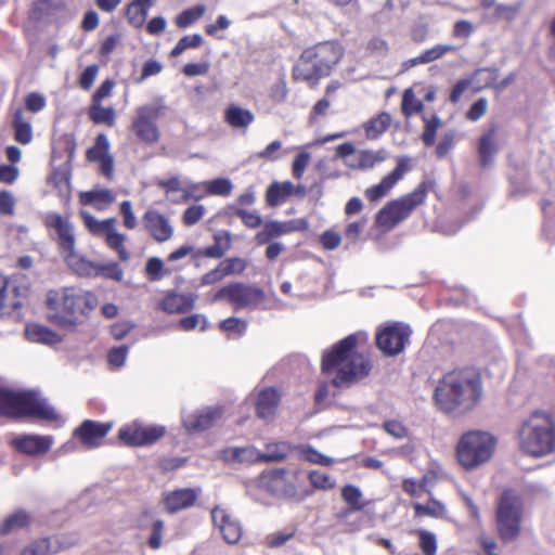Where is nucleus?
<instances>
[{
  "label": "nucleus",
  "instance_id": "1",
  "mask_svg": "<svg viewBox=\"0 0 555 555\" xmlns=\"http://www.w3.org/2000/svg\"><path fill=\"white\" fill-rule=\"evenodd\" d=\"M482 396L480 371L473 366H463L447 372L438 380L433 400L444 413H467L480 403Z\"/></svg>",
  "mask_w": 555,
  "mask_h": 555
},
{
  "label": "nucleus",
  "instance_id": "2",
  "mask_svg": "<svg viewBox=\"0 0 555 555\" xmlns=\"http://www.w3.org/2000/svg\"><path fill=\"white\" fill-rule=\"evenodd\" d=\"M359 334L353 333L338 340L322 353L321 372L334 375L333 386H350L366 378L373 369L369 354L357 352Z\"/></svg>",
  "mask_w": 555,
  "mask_h": 555
},
{
  "label": "nucleus",
  "instance_id": "3",
  "mask_svg": "<svg viewBox=\"0 0 555 555\" xmlns=\"http://www.w3.org/2000/svg\"><path fill=\"white\" fill-rule=\"evenodd\" d=\"M48 319L54 325L74 331L83 324L99 306L98 295L77 286L52 289L47 294Z\"/></svg>",
  "mask_w": 555,
  "mask_h": 555
},
{
  "label": "nucleus",
  "instance_id": "4",
  "mask_svg": "<svg viewBox=\"0 0 555 555\" xmlns=\"http://www.w3.org/2000/svg\"><path fill=\"white\" fill-rule=\"evenodd\" d=\"M345 48L338 40H324L305 48L292 68L294 81L317 87L321 79L330 77L341 63Z\"/></svg>",
  "mask_w": 555,
  "mask_h": 555
},
{
  "label": "nucleus",
  "instance_id": "5",
  "mask_svg": "<svg viewBox=\"0 0 555 555\" xmlns=\"http://www.w3.org/2000/svg\"><path fill=\"white\" fill-rule=\"evenodd\" d=\"M526 518L525 499L515 488L506 487L495 499L494 526L502 543L516 541L521 532Z\"/></svg>",
  "mask_w": 555,
  "mask_h": 555
},
{
  "label": "nucleus",
  "instance_id": "6",
  "mask_svg": "<svg viewBox=\"0 0 555 555\" xmlns=\"http://www.w3.org/2000/svg\"><path fill=\"white\" fill-rule=\"evenodd\" d=\"M519 446L526 453L541 457L555 450V423L553 416L546 412L534 411L521 425Z\"/></svg>",
  "mask_w": 555,
  "mask_h": 555
},
{
  "label": "nucleus",
  "instance_id": "7",
  "mask_svg": "<svg viewBox=\"0 0 555 555\" xmlns=\"http://www.w3.org/2000/svg\"><path fill=\"white\" fill-rule=\"evenodd\" d=\"M42 222L46 229L55 231L59 249L69 268L81 278H94L98 262L75 253L74 228L68 219L57 212H49Z\"/></svg>",
  "mask_w": 555,
  "mask_h": 555
},
{
  "label": "nucleus",
  "instance_id": "8",
  "mask_svg": "<svg viewBox=\"0 0 555 555\" xmlns=\"http://www.w3.org/2000/svg\"><path fill=\"white\" fill-rule=\"evenodd\" d=\"M0 415L13 418L57 421L59 414L34 391H13L0 384Z\"/></svg>",
  "mask_w": 555,
  "mask_h": 555
},
{
  "label": "nucleus",
  "instance_id": "9",
  "mask_svg": "<svg viewBox=\"0 0 555 555\" xmlns=\"http://www.w3.org/2000/svg\"><path fill=\"white\" fill-rule=\"evenodd\" d=\"M428 191L429 182L422 181L412 192L388 202L375 216L376 227L384 231L392 230L425 203Z\"/></svg>",
  "mask_w": 555,
  "mask_h": 555
},
{
  "label": "nucleus",
  "instance_id": "10",
  "mask_svg": "<svg viewBox=\"0 0 555 555\" xmlns=\"http://www.w3.org/2000/svg\"><path fill=\"white\" fill-rule=\"evenodd\" d=\"M496 448V439L482 430L464 433L456 444V459L462 467L470 470L488 462Z\"/></svg>",
  "mask_w": 555,
  "mask_h": 555
},
{
  "label": "nucleus",
  "instance_id": "11",
  "mask_svg": "<svg viewBox=\"0 0 555 555\" xmlns=\"http://www.w3.org/2000/svg\"><path fill=\"white\" fill-rule=\"evenodd\" d=\"M167 107L162 99L135 108L130 129L137 139L145 145H154L160 140V130L156 121L166 114Z\"/></svg>",
  "mask_w": 555,
  "mask_h": 555
},
{
  "label": "nucleus",
  "instance_id": "12",
  "mask_svg": "<svg viewBox=\"0 0 555 555\" xmlns=\"http://www.w3.org/2000/svg\"><path fill=\"white\" fill-rule=\"evenodd\" d=\"M266 298L264 292L254 285L242 282H232L218 292L211 298L214 302L227 300L234 310L256 307Z\"/></svg>",
  "mask_w": 555,
  "mask_h": 555
},
{
  "label": "nucleus",
  "instance_id": "13",
  "mask_svg": "<svg viewBox=\"0 0 555 555\" xmlns=\"http://www.w3.org/2000/svg\"><path fill=\"white\" fill-rule=\"evenodd\" d=\"M411 334L409 325L400 322L387 323L377 328L375 344L384 356L395 357L405 349Z\"/></svg>",
  "mask_w": 555,
  "mask_h": 555
},
{
  "label": "nucleus",
  "instance_id": "14",
  "mask_svg": "<svg viewBox=\"0 0 555 555\" xmlns=\"http://www.w3.org/2000/svg\"><path fill=\"white\" fill-rule=\"evenodd\" d=\"M295 479L286 468H273L259 475L258 486L275 496L301 500L304 495H298Z\"/></svg>",
  "mask_w": 555,
  "mask_h": 555
},
{
  "label": "nucleus",
  "instance_id": "15",
  "mask_svg": "<svg viewBox=\"0 0 555 555\" xmlns=\"http://www.w3.org/2000/svg\"><path fill=\"white\" fill-rule=\"evenodd\" d=\"M166 434L160 425H142L138 422L126 424L118 430V440L127 447L150 446L158 441Z\"/></svg>",
  "mask_w": 555,
  "mask_h": 555
},
{
  "label": "nucleus",
  "instance_id": "16",
  "mask_svg": "<svg viewBox=\"0 0 555 555\" xmlns=\"http://www.w3.org/2000/svg\"><path fill=\"white\" fill-rule=\"evenodd\" d=\"M231 235L223 231L214 234V244L204 248L194 249L191 245H182L168 255L169 261H176L189 255L193 260L201 258L220 259L231 248Z\"/></svg>",
  "mask_w": 555,
  "mask_h": 555
},
{
  "label": "nucleus",
  "instance_id": "17",
  "mask_svg": "<svg viewBox=\"0 0 555 555\" xmlns=\"http://www.w3.org/2000/svg\"><path fill=\"white\" fill-rule=\"evenodd\" d=\"M412 170V159L409 156L402 155L397 157L396 167L383 179L379 183L371 185L365 189L364 196L371 203H376L383 197L387 196L395 185L404 177L405 173Z\"/></svg>",
  "mask_w": 555,
  "mask_h": 555
},
{
  "label": "nucleus",
  "instance_id": "18",
  "mask_svg": "<svg viewBox=\"0 0 555 555\" xmlns=\"http://www.w3.org/2000/svg\"><path fill=\"white\" fill-rule=\"evenodd\" d=\"M112 428V422L101 423L92 420H85L75 429L74 436L86 449H95L102 444L103 439Z\"/></svg>",
  "mask_w": 555,
  "mask_h": 555
},
{
  "label": "nucleus",
  "instance_id": "19",
  "mask_svg": "<svg viewBox=\"0 0 555 555\" xmlns=\"http://www.w3.org/2000/svg\"><path fill=\"white\" fill-rule=\"evenodd\" d=\"M142 224L147 234L156 243L169 241L175 233L170 220L156 209H147L142 216Z\"/></svg>",
  "mask_w": 555,
  "mask_h": 555
},
{
  "label": "nucleus",
  "instance_id": "20",
  "mask_svg": "<svg viewBox=\"0 0 555 555\" xmlns=\"http://www.w3.org/2000/svg\"><path fill=\"white\" fill-rule=\"evenodd\" d=\"M76 541L65 535L39 538L25 546L20 555H52L75 545Z\"/></svg>",
  "mask_w": 555,
  "mask_h": 555
},
{
  "label": "nucleus",
  "instance_id": "21",
  "mask_svg": "<svg viewBox=\"0 0 555 555\" xmlns=\"http://www.w3.org/2000/svg\"><path fill=\"white\" fill-rule=\"evenodd\" d=\"M11 444L20 453L36 456L50 451L53 438L51 436L22 435L14 438Z\"/></svg>",
  "mask_w": 555,
  "mask_h": 555
},
{
  "label": "nucleus",
  "instance_id": "22",
  "mask_svg": "<svg viewBox=\"0 0 555 555\" xmlns=\"http://www.w3.org/2000/svg\"><path fill=\"white\" fill-rule=\"evenodd\" d=\"M211 518L227 543L235 544L241 540L243 534L242 526L224 508L215 507L211 511Z\"/></svg>",
  "mask_w": 555,
  "mask_h": 555
},
{
  "label": "nucleus",
  "instance_id": "23",
  "mask_svg": "<svg viewBox=\"0 0 555 555\" xmlns=\"http://www.w3.org/2000/svg\"><path fill=\"white\" fill-rule=\"evenodd\" d=\"M199 495V490L194 488H180L166 493L163 503L169 514L178 513L192 507Z\"/></svg>",
  "mask_w": 555,
  "mask_h": 555
},
{
  "label": "nucleus",
  "instance_id": "24",
  "mask_svg": "<svg viewBox=\"0 0 555 555\" xmlns=\"http://www.w3.org/2000/svg\"><path fill=\"white\" fill-rule=\"evenodd\" d=\"M223 414L222 408H206L190 414L183 422L188 433H199L209 429L215 423L221 418Z\"/></svg>",
  "mask_w": 555,
  "mask_h": 555
},
{
  "label": "nucleus",
  "instance_id": "25",
  "mask_svg": "<svg viewBox=\"0 0 555 555\" xmlns=\"http://www.w3.org/2000/svg\"><path fill=\"white\" fill-rule=\"evenodd\" d=\"M347 508L337 514L338 520H346L352 513L363 511L371 502L363 499L361 490L353 485H346L340 491Z\"/></svg>",
  "mask_w": 555,
  "mask_h": 555
},
{
  "label": "nucleus",
  "instance_id": "26",
  "mask_svg": "<svg viewBox=\"0 0 555 555\" xmlns=\"http://www.w3.org/2000/svg\"><path fill=\"white\" fill-rule=\"evenodd\" d=\"M281 395L274 387L261 389L256 399V414L259 418L268 420L272 417L280 404Z\"/></svg>",
  "mask_w": 555,
  "mask_h": 555
},
{
  "label": "nucleus",
  "instance_id": "27",
  "mask_svg": "<svg viewBox=\"0 0 555 555\" xmlns=\"http://www.w3.org/2000/svg\"><path fill=\"white\" fill-rule=\"evenodd\" d=\"M195 301L196 296L194 294L169 292L159 302V307L169 314L184 313L194 308Z\"/></svg>",
  "mask_w": 555,
  "mask_h": 555
},
{
  "label": "nucleus",
  "instance_id": "28",
  "mask_svg": "<svg viewBox=\"0 0 555 555\" xmlns=\"http://www.w3.org/2000/svg\"><path fill=\"white\" fill-rule=\"evenodd\" d=\"M391 125V116L387 112H380L363 124L366 139L376 140L385 133Z\"/></svg>",
  "mask_w": 555,
  "mask_h": 555
},
{
  "label": "nucleus",
  "instance_id": "29",
  "mask_svg": "<svg viewBox=\"0 0 555 555\" xmlns=\"http://www.w3.org/2000/svg\"><path fill=\"white\" fill-rule=\"evenodd\" d=\"M25 333L27 338L34 343L56 345L62 341L60 334L41 324H28Z\"/></svg>",
  "mask_w": 555,
  "mask_h": 555
},
{
  "label": "nucleus",
  "instance_id": "30",
  "mask_svg": "<svg viewBox=\"0 0 555 555\" xmlns=\"http://www.w3.org/2000/svg\"><path fill=\"white\" fill-rule=\"evenodd\" d=\"M415 517H431L436 519H447L448 509L446 505L435 498H430L426 503H413Z\"/></svg>",
  "mask_w": 555,
  "mask_h": 555
},
{
  "label": "nucleus",
  "instance_id": "31",
  "mask_svg": "<svg viewBox=\"0 0 555 555\" xmlns=\"http://www.w3.org/2000/svg\"><path fill=\"white\" fill-rule=\"evenodd\" d=\"M31 520L30 514L25 509H16L7 516L0 525V535H7L16 529L27 528Z\"/></svg>",
  "mask_w": 555,
  "mask_h": 555
},
{
  "label": "nucleus",
  "instance_id": "32",
  "mask_svg": "<svg viewBox=\"0 0 555 555\" xmlns=\"http://www.w3.org/2000/svg\"><path fill=\"white\" fill-rule=\"evenodd\" d=\"M293 230L294 228L287 222L270 221L267 222L263 225V229L256 234L255 240L258 245H264L272 238L289 233Z\"/></svg>",
  "mask_w": 555,
  "mask_h": 555
},
{
  "label": "nucleus",
  "instance_id": "33",
  "mask_svg": "<svg viewBox=\"0 0 555 555\" xmlns=\"http://www.w3.org/2000/svg\"><path fill=\"white\" fill-rule=\"evenodd\" d=\"M114 201L115 195L108 189L88 191L80 194V203L82 205H91L99 210L106 208Z\"/></svg>",
  "mask_w": 555,
  "mask_h": 555
},
{
  "label": "nucleus",
  "instance_id": "34",
  "mask_svg": "<svg viewBox=\"0 0 555 555\" xmlns=\"http://www.w3.org/2000/svg\"><path fill=\"white\" fill-rule=\"evenodd\" d=\"M388 157L385 149L379 150H360L357 153V168L361 170L373 169L384 163Z\"/></svg>",
  "mask_w": 555,
  "mask_h": 555
},
{
  "label": "nucleus",
  "instance_id": "35",
  "mask_svg": "<svg viewBox=\"0 0 555 555\" xmlns=\"http://www.w3.org/2000/svg\"><path fill=\"white\" fill-rule=\"evenodd\" d=\"M256 450L253 447H228L220 451L221 459L227 463H244L257 461Z\"/></svg>",
  "mask_w": 555,
  "mask_h": 555
},
{
  "label": "nucleus",
  "instance_id": "36",
  "mask_svg": "<svg viewBox=\"0 0 555 555\" xmlns=\"http://www.w3.org/2000/svg\"><path fill=\"white\" fill-rule=\"evenodd\" d=\"M294 191V184L291 181L273 182L266 192V202L269 206H278L283 203Z\"/></svg>",
  "mask_w": 555,
  "mask_h": 555
},
{
  "label": "nucleus",
  "instance_id": "37",
  "mask_svg": "<svg viewBox=\"0 0 555 555\" xmlns=\"http://www.w3.org/2000/svg\"><path fill=\"white\" fill-rule=\"evenodd\" d=\"M496 133L495 127L491 128L488 132L483 133L479 139L478 154L481 167L486 168L490 165L493 154L496 152L494 137Z\"/></svg>",
  "mask_w": 555,
  "mask_h": 555
},
{
  "label": "nucleus",
  "instance_id": "38",
  "mask_svg": "<svg viewBox=\"0 0 555 555\" xmlns=\"http://www.w3.org/2000/svg\"><path fill=\"white\" fill-rule=\"evenodd\" d=\"M151 5L141 2V0H132L126 7V18L134 28H141L146 21V16Z\"/></svg>",
  "mask_w": 555,
  "mask_h": 555
},
{
  "label": "nucleus",
  "instance_id": "39",
  "mask_svg": "<svg viewBox=\"0 0 555 555\" xmlns=\"http://www.w3.org/2000/svg\"><path fill=\"white\" fill-rule=\"evenodd\" d=\"M14 129V140L21 144H28L33 140V129L28 121L24 118L22 108L15 111L12 121Z\"/></svg>",
  "mask_w": 555,
  "mask_h": 555
},
{
  "label": "nucleus",
  "instance_id": "40",
  "mask_svg": "<svg viewBox=\"0 0 555 555\" xmlns=\"http://www.w3.org/2000/svg\"><path fill=\"white\" fill-rule=\"evenodd\" d=\"M224 120L233 128H245L254 121V114L237 105H230L225 109Z\"/></svg>",
  "mask_w": 555,
  "mask_h": 555
},
{
  "label": "nucleus",
  "instance_id": "41",
  "mask_svg": "<svg viewBox=\"0 0 555 555\" xmlns=\"http://www.w3.org/2000/svg\"><path fill=\"white\" fill-rule=\"evenodd\" d=\"M89 119L94 124H103L108 127L114 126L116 112L112 106L104 107L102 103L91 102L88 109Z\"/></svg>",
  "mask_w": 555,
  "mask_h": 555
},
{
  "label": "nucleus",
  "instance_id": "42",
  "mask_svg": "<svg viewBox=\"0 0 555 555\" xmlns=\"http://www.w3.org/2000/svg\"><path fill=\"white\" fill-rule=\"evenodd\" d=\"M106 246L114 250L120 261H128L130 253L125 246L126 235L116 231L115 225L104 236Z\"/></svg>",
  "mask_w": 555,
  "mask_h": 555
},
{
  "label": "nucleus",
  "instance_id": "43",
  "mask_svg": "<svg viewBox=\"0 0 555 555\" xmlns=\"http://www.w3.org/2000/svg\"><path fill=\"white\" fill-rule=\"evenodd\" d=\"M264 453H258L256 460L259 462H281L284 461L289 453V446L286 442H275L267 444Z\"/></svg>",
  "mask_w": 555,
  "mask_h": 555
},
{
  "label": "nucleus",
  "instance_id": "44",
  "mask_svg": "<svg viewBox=\"0 0 555 555\" xmlns=\"http://www.w3.org/2000/svg\"><path fill=\"white\" fill-rule=\"evenodd\" d=\"M81 217L83 219L85 225L89 230L90 233L98 236H105L106 233L115 225L116 221L114 218H108L105 220H96L93 216L88 212L82 211Z\"/></svg>",
  "mask_w": 555,
  "mask_h": 555
},
{
  "label": "nucleus",
  "instance_id": "45",
  "mask_svg": "<svg viewBox=\"0 0 555 555\" xmlns=\"http://www.w3.org/2000/svg\"><path fill=\"white\" fill-rule=\"evenodd\" d=\"M422 120L424 122V130L421 135V140L425 146H433L435 144L437 131L442 126V121L436 114H433L430 117L422 116Z\"/></svg>",
  "mask_w": 555,
  "mask_h": 555
},
{
  "label": "nucleus",
  "instance_id": "46",
  "mask_svg": "<svg viewBox=\"0 0 555 555\" xmlns=\"http://www.w3.org/2000/svg\"><path fill=\"white\" fill-rule=\"evenodd\" d=\"M109 155V142L104 133L96 135L94 144L86 151V159L95 163Z\"/></svg>",
  "mask_w": 555,
  "mask_h": 555
},
{
  "label": "nucleus",
  "instance_id": "47",
  "mask_svg": "<svg viewBox=\"0 0 555 555\" xmlns=\"http://www.w3.org/2000/svg\"><path fill=\"white\" fill-rule=\"evenodd\" d=\"M94 278L121 282L124 279V270L116 261L98 262L96 275H94Z\"/></svg>",
  "mask_w": 555,
  "mask_h": 555
},
{
  "label": "nucleus",
  "instance_id": "48",
  "mask_svg": "<svg viewBox=\"0 0 555 555\" xmlns=\"http://www.w3.org/2000/svg\"><path fill=\"white\" fill-rule=\"evenodd\" d=\"M205 11L206 8L203 4H198L182 11L177 15L175 21L177 27L186 28L191 26L205 14Z\"/></svg>",
  "mask_w": 555,
  "mask_h": 555
},
{
  "label": "nucleus",
  "instance_id": "49",
  "mask_svg": "<svg viewBox=\"0 0 555 555\" xmlns=\"http://www.w3.org/2000/svg\"><path fill=\"white\" fill-rule=\"evenodd\" d=\"M424 104L422 101L416 99L415 94L411 89L404 90L402 94L401 111L405 118L411 117L414 114L422 113Z\"/></svg>",
  "mask_w": 555,
  "mask_h": 555
},
{
  "label": "nucleus",
  "instance_id": "50",
  "mask_svg": "<svg viewBox=\"0 0 555 555\" xmlns=\"http://www.w3.org/2000/svg\"><path fill=\"white\" fill-rule=\"evenodd\" d=\"M203 37L199 34L183 36L170 51V56L177 57L186 49H196L203 44Z\"/></svg>",
  "mask_w": 555,
  "mask_h": 555
},
{
  "label": "nucleus",
  "instance_id": "51",
  "mask_svg": "<svg viewBox=\"0 0 555 555\" xmlns=\"http://www.w3.org/2000/svg\"><path fill=\"white\" fill-rule=\"evenodd\" d=\"M150 531L151 533L146 540L147 546L151 550L160 548L163 545V537L165 532V521L159 518L152 519Z\"/></svg>",
  "mask_w": 555,
  "mask_h": 555
},
{
  "label": "nucleus",
  "instance_id": "52",
  "mask_svg": "<svg viewBox=\"0 0 555 555\" xmlns=\"http://www.w3.org/2000/svg\"><path fill=\"white\" fill-rule=\"evenodd\" d=\"M418 537V547L424 555H436L438 545L435 533L420 529L416 531Z\"/></svg>",
  "mask_w": 555,
  "mask_h": 555
},
{
  "label": "nucleus",
  "instance_id": "53",
  "mask_svg": "<svg viewBox=\"0 0 555 555\" xmlns=\"http://www.w3.org/2000/svg\"><path fill=\"white\" fill-rule=\"evenodd\" d=\"M204 188L207 194L228 196L232 191V183L229 179L218 178L205 182Z\"/></svg>",
  "mask_w": 555,
  "mask_h": 555
},
{
  "label": "nucleus",
  "instance_id": "54",
  "mask_svg": "<svg viewBox=\"0 0 555 555\" xmlns=\"http://www.w3.org/2000/svg\"><path fill=\"white\" fill-rule=\"evenodd\" d=\"M145 275L152 282L159 281L166 274L164 262L158 257H151L145 264Z\"/></svg>",
  "mask_w": 555,
  "mask_h": 555
},
{
  "label": "nucleus",
  "instance_id": "55",
  "mask_svg": "<svg viewBox=\"0 0 555 555\" xmlns=\"http://www.w3.org/2000/svg\"><path fill=\"white\" fill-rule=\"evenodd\" d=\"M225 276L241 274L247 268V261L240 257H230L220 261Z\"/></svg>",
  "mask_w": 555,
  "mask_h": 555
},
{
  "label": "nucleus",
  "instance_id": "56",
  "mask_svg": "<svg viewBox=\"0 0 555 555\" xmlns=\"http://www.w3.org/2000/svg\"><path fill=\"white\" fill-rule=\"evenodd\" d=\"M309 481L315 489L331 490L335 487V481L332 477L320 470H311L309 473Z\"/></svg>",
  "mask_w": 555,
  "mask_h": 555
},
{
  "label": "nucleus",
  "instance_id": "57",
  "mask_svg": "<svg viewBox=\"0 0 555 555\" xmlns=\"http://www.w3.org/2000/svg\"><path fill=\"white\" fill-rule=\"evenodd\" d=\"M455 48L453 46L448 44H437L430 49H427L421 53V61H423L424 64L434 62L438 59H441L447 53L454 51Z\"/></svg>",
  "mask_w": 555,
  "mask_h": 555
},
{
  "label": "nucleus",
  "instance_id": "58",
  "mask_svg": "<svg viewBox=\"0 0 555 555\" xmlns=\"http://www.w3.org/2000/svg\"><path fill=\"white\" fill-rule=\"evenodd\" d=\"M206 209L203 205H192L188 207L182 215V223L185 227L196 224L204 216Z\"/></svg>",
  "mask_w": 555,
  "mask_h": 555
},
{
  "label": "nucleus",
  "instance_id": "59",
  "mask_svg": "<svg viewBox=\"0 0 555 555\" xmlns=\"http://www.w3.org/2000/svg\"><path fill=\"white\" fill-rule=\"evenodd\" d=\"M119 212L122 217V224L126 229L133 230L137 228L138 221L130 201H124L120 203Z\"/></svg>",
  "mask_w": 555,
  "mask_h": 555
},
{
  "label": "nucleus",
  "instance_id": "60",
  "mask_svg": "<svg viewBox=\"0 0 555 555\" xmlns=\"http://www.w3.org/2000/svg\"><path fill=\"white\" fill-rule=\"evenodd\" d=\"M220 330L227 333H235L236 335L241 336L245 333L247 324L245 321L230 317L220 323Z\"/></svg>",
  "mask_w": 555,
  "mask_h": 555
},
{
  "label": "nucleus",
  "instance_id": "61",
  "mask_svg": "<svg viewBox=\"0 0 555 555\" xmlns=\"http://www.w3.org/2000/svg\"><path fill=\"white\" fill-rule=\"evenodd\" d=\"M365 50L370 55L385 56L389 51V46L385 39L374 37L367 42Z\"/></svg>",
  "mask_w": 555,
  "mask_h": 555
},
{
  "label": "nucleus",
  "instance_id": "62",
  "mask_svg": "<svg viewBox=\"0 0 555 555\" xmlns=\"http://www.w3.org/2000/svg\"><path fill=\"white\" fill-rule=\"evenodd\" d=\"M99 65L98 64H91L87 66L83 72L79 76V86L83 90H89L99 73Z\"/></svg>",
  "mask_w": 555,
  "mask_h": 555
},
{
  "label": "nucleus",
  "instance_id": "63",
  "mask_svg": "<svg viewBox=\"0 0 555 555\" xmlns=\"http://www.w3.org/2000/svg\"><path fill=\"white\" fill-rule=\"evenodd\" d=\"M488 111V101L485 98L478 99L475 103L472 104L469 109L466 113V118L470 121H477L482 116L486 115Z\"/></svg>",
  "mask_w": 555,
  "mask_h": 555
},
{
  "label": "nucleus",
  "instance_id": "64",
  "mask_svg": "<svg viewBox=\"0 0 555 555\" xmlns=\"http://www.w3.org/2000/svg\"><path fill=\"white\" fill-rule=\"evenodd\" d=\"M477 542L486 555H500L499 544L492 535L482 533L478 537Z\"/></svg>",
  "mask_w": 555,
  "mask_h": 555
}]
</instances>
